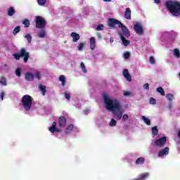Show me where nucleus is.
Returning <instances> with one entry per match:
<instances>
[{
    "label": "nucleus",
    "instance_id": "obj_1",
    "mask_svg": "<svg viewBox=\"0 0 180 180\" xmlns=\"http://www.w3.org/2000/svg\"><path fill=\"white\" fill-rule=\"evenodd\" d=\"M103 99L107 110L112 112L113 117L117 120H120V119H122V116H123V112H122V104H120V102L117 100H112L106 94L103 96Z\"/></svg>",
    "mask_w": 180,
    "mask_h": 180
},
{
    "label": "nucleus",
    "instance_id": "obj_2",
    "mask_svg": "<svg viewBox=\"0 0 180 180\" xmlns=\"http://www.w3.org/2000/svg\"><path fill=\"white\" fill-rule=\"evenodd\" d=\"M166 8L173 16H180V2L169 0L166 1Z\"/></svg>",
    "mask_w": 180,
    "mask_h": 180
},
{
    "label": "nucleus",
    "instance_id": "obj_3",
    "mask_svg": "<svg viewBox=\"0 0 180 180\" xmlns=\"http://www.w3.org/2000/svg\"><path fill=\"white\" fill-rule=\"evenodd\" d=\"M21 105L26 112H29L32 109L33 105V98L30 95L26 94L22 96L20 101Z\"/></svg>",
    "mask_w": 180,
    "mask_h": 180
},
{
    "label": "nucleus",
    "instance_id": "obj_4",
    "mask_svg": "<svg viewBox=\"0 0 180 180\" xmlns=\"http://www.w3.org/2000/svg\"><path fill=\"white\" fill-rule=\"evenodd\" d=\"M13 56L17 60H20V58L23 57V61L26 64L30 58V53L26 51V49L22 48L20 53H14L13 54Z\"/></svg>",
    "mask_w": 180,
    "mask_h": 180
},
{
    "label": "nucleus",
    "instance_id": "obj_5",
    "mask_svg": "<svg viewBox=\"0 0 180 180\" xmlns=\"http://www.w3.org/2000/svg\"><path fill=\"white\" fill-rule=\"evenodd\" d=\"M35 25L37 29H44L47 25V21L43 17L37 15L35 17Z\"/></svg>",
    "mask_w": 180,
    "mask_h": 180
},
{
    "label": "nucleus",
    "instance_id": "obj_6",
    "mask_svg": "<svg viewBox=\"0 0 180 180\" xmlns=\"http://www.w3.org/2000/svg\"><path fill=\"white\" fill-rule=\"evenodd\" d=\"M115 25H118V27L122 26V22L115 18H108V25L110 29H115Z\"/></svg>",
    "mask_w": 180,
    "mask_h": 180
},
{
    "label": "nucleus",
    "instance_id": "obj_7",
    "mask_svg": "<svg viewBox=\"0 0 180 180\" xmlns=\"http://www.w3.org/2000/svg\"><path fill=\"white\" fill-rule=\"evenodd\" d=\"M154 144L158 147H164V146L167 144V137L163 136L160 139H157L156 141H155Z\"/></svg>",
    "mask_w": 180,
    "mask_h": 180
},
{
    "label": "nucleus",
    "instance_id": "obj_8",
    "mask_svg": "<svg viewBox=\"0 0 180 180\" xmlns=\"http://www.w3.org/2000/svg\"><path fill=\"white\" fill-rule=\"evenodd\" d=\"M134 30L136 32V34L140 36L144 33V30H143V27H141L140 22H137L134 25Z\"/></svg>",
    "mask_w": 180,
    "mask_h": 180
},
{
    "label": "nucleus",
    "instance_id": "obj_9",
    "mask_svg": "<svg viewBox=\"0 0 180 180\" xmlns=\"http://www.w3.org/2000/svg\"><path fill=\"white\" fill-rule=\"evenodd\" d=\"M119 27L121 28V30L122 32V36H124V37L129 39V37H130V31L129 30L127 27H126L124 25H123V23H122V26H120Z\"/></svg>",
    "mask_w": 180,
    "mask_h": 180
},
{
    "label": "nucleus",
    "instance_id": "obj_10",
    "mask_svg": "<svg viewBox=\"0 0 180 180\" xmlns=\"http://www.w3.org/2000/svg\"><path fill=\"white\" fill-rule=\"evenodd\" d=\"M169 153V148L165 147V148L160 150L158 154L159 158H162L165 155H168Z\"/></svg>",
    "mask_w": 180,
    "mask_h": 180
},
{
    "label": "nucleus",
    "instance_id": "obj_11",
    "mask_svg": "<svg viewBox=\"0 0 180 180\" xmlns=\"http://www.w3.org/2000/svg\"><path fill=\"white\" fill-rule=\"evenodd\" d=\"M58 123L59 127L63 129L65 127V124H67V119H65L64 116L60 117L58 118Z\"/></svg>",
    "mask_w": 180,
    "mask_h": 180
},
{
    "label": "nucleus",
    "instance_id": "obj_12",
    "mask_svg": "<svg viewBox=\"0 0 180 180\" xmlns=\"http://www.w3.org/2000/svg\"><path fill=\"white\" fill-rule=\"evenodd\" d=\"M49 130L51 131V133H56V131H57V133L61 132V129L57 128V122H56L52 123V126L49 127Z\"/></svg>",
    "mask_w": 180,
    "mask_h": 180
},
{
    "label": "nucleus",
    "instance_id": "obj_13",
    "mask_svg": "<svg viewBox=\"0 0 180 180\" xmlns=\"http://www.w3.org/2000/svg\"><path fill=\"white\" fill-rule=\"evenodd\" d=\"M123 75H124V78H126V79H127L129 81V82H131V76L129 73V70H127V69L124 70Z\"/></svg>",
    "mask_w": 180,
    "mask_h": 180
},
{
    "label": "nucleus",
    "instance_id": "obj_14",
    "mask_svg": "<svg viewBox=\"0 0 180 180\" xmlns=\"http://www.w3.org/2000/svg\"><path fill=\"white\" fill-rule=\"evenodd\" d=\"M124 18L125 19H128L129 20L131 19V10H130V8H126V11L124 13Z\"/></svg>",
    "mask_w": 180,
    "mask_h": 180
},
{
    "label": "nucleus",
    "instance_id": "obj_15",
    "mask_svg": "<svg viewBox=\"0 0 180 180\" xmlns=\"http://www.w3.org/2000/svg\"><path fill=\"white\" fill-rule=\"evenodd\" d=\"M96 46V41L95 40V37H91L90 38V48L91 50H95Z\"/></svg>",
    "mask_w": 180,
    "mask_h": 180
},
{
    "label": "nucleus",
    "instance_id": "obj_16",
    "mask_svg": "<svg viewBox=\"0 0 180 180\" xmlns=\"http://www.w3.org/2000/svg\"><path fill=\"white\" fill-rule=\"evenodd\" d=\"M120 37L122 41V44H124V46H125V47H127V46H129V44H130V41L124 38V36H123V34H120Z\"/></svg>",
    "mask_w": 180,
    "mask_h": 180
},
{
    "label": "nucleus",
    "instance_id": "obj_17",
    "mask_svg": "<svg viewBox=\"0 0 180 180\" xmlns=\"http://www.w3.org/2000/svg\"><path fill=\"white\" fill-rule=\"evenodd\" d=\"M70 36H71V37H72L73 41H75V42L78 41L80 37H81L79 36V34H77V32H72V33L70 34Z\"/></svg>",
    "mask_w": 180,
    "mask_h": 180
},
{
    "label": "nucleus",
    "instance_id": "obj_18",
    "mask_svg": "<svg viewBox=\"0 0 180 180\" xmlns=\"http://www.w3.org/2000/svg\"><path fill=\"white\" fill-rule=\"evenodd\" d=\"M26 81H33L34 79V75L31 72H27L25 74Z\"/></svg>",
    "mask_w": 180,
    "mask_h": 180
},
{
    "label": "nucleus",
    "instance_id": "obj_19",
    "mask_svg": "<svg viewBox=\"0 0 180 180\" xmlns=\"http://www.w3.org/2000/svg\"><path fill=\"white\" fill-rule=\"evenodd\" d=\"M150 174L148 172L143 173L142 174H139L138 178L139 180H145L149 176Z\"/></svg>",
    "mask_w": 180,
    "mask_h": 180
},
{
    "label": "nucleus",
    "instance_id": "obj_20",
    "mask_svg": "<svg viewBox=\"0 0 180 180\" xmlns=\"http://www.w3.org/2000/svg\"><path fill=\"white\" fill-rule=\"evenodd\" d=\"M146 161V160L144 159V158H139L135 162V164L136 165H143V164H144V162Z\"/></svg>",
    "mask_w": 180,
    "mask_h": 180
},
{
    "label": "nucleus",
    "instance_id": "obj_21",
    "mask_svg": "<svg viewBox=\"0 0 180 180\" xmlns=\"http://www.w3.org/2000/svg\"><path fill=\"white\" fill-rule=\"evenodd\" d=\"M16 13V11L13 7H10L8 10V16H13Z\"/></svg>",
    "mask_w": 180,
    "mask_h": 180
},
{
    "label": "nucleus",
    "instance_id": "obj_22",
    "mask_svg": "<svg viewBox=\"0 0 180 180\" xmlns=\"http://www.w3.org/2000/svg\"><path fill=\"white\" fill-rule=\"evenodd\" d=\"M74 130V125L70 124L65 129V134H70Z\"/></svg>",
    "mask_w": 180,
    "mask_h": 180
},
{
    "label": "nucleus",
    "instance_id": "obj_23",
    "mask_svg": "<svg viewBox=\"0 0 180 180\" xmlns=\"http://www.w3.org/2000/svg\"><path fill=\"white\" fill-rule=\"evenodd\" d=\"M59 81L61 82V84L63 85V86H65V84H66V81H65V76L61 75L59 77Z\"/></svg>",
    "mask_w": 180,
    "mask_h": 180
},
{
    "label": "nucleus",
    "instance_id": "obj_24",
    "mask_svg": "<svg viewBox=\"0 0 180 180\" xmlns=\"http://www.w3.org/2000/svg\"><path fill=\"white\" fill-rule=\"evenodd\" d=\"M38 37L40 39H44L46 37V31L44 30H41L39 33H38Z\"/></svg>",
    "mask_w": 180,
    "mask_h": 180
},
{
    "label": "nucleus",
    "instance_id": "obj_25",
    "mask_svg": "<svg viewBox=\"0 0 180 180\" xmlns=\"http://www.w3.org/2000/svg\"><path fill=\"white\" fill-rule=\"evenodd\" d=\"M142 120H143L144 123H146V124H147L148 126H150V124H151V121L150 120V119L146 117V116H142Z\"/></svg>",
    "mask_w": 180,
    "mask_h": 180
},
{
    "label": "nucleus",
    "instance_id": "obj_26",
    "mask_svg": "<svg viewBox=\"0 0 180 180\" xmlns=\"http://www.w3.org/2000/svg\"><path fill=\"white\" fill-rule=\"evenodd\" d=\"M152 134L153 136H158V129L157 128V126H155L152 128Z\"/></svg>",
    "mask_w": 180,
    "mask_h": 180
},
{
    "label": "nucleus",
    "instance_id": "obj_27",
    "mask_svg": "<svg viewBox=\"0 0 180 180\" xmlns=\"http://www.w3.org/2000/svg\"><path fill=\"white\" fill-rule=\"evenodd\" d=\"M22 25H24L25 27H29L30 26V21L27 19H24L22 21Z\"/></svg>",
    "mask_w": 180,
    "mask_h": 180
},
{
    "label": "nucleus",
    "instance_id": "obj_28",
    "mask_svg": "<svg viewBox=\"0 0 180 180\" xmlns=\"http://www.w3.org/2000/svg\"><path fill=\"white\" fill-rule=\"evenodd\" d=\"M157 91L159 92L162 96H165V91H164V89H162V87L157 88Z\"/></svg>",
    "mask_w": 180,
    "mask_h": 180
},
{
    "label": "nucleus",
    "instance_id": "obj_29",
    "mask_svg": "<svg viewBox=\"0 0 180 180\" xmlns=\"http://www.w3.org/2000/svg\"><path fill=\"white\" fill-rule=\"evenodd\" d=\"M19 32H20V26H17L13 31V34H14V36H16V34H18V33H19Z\"/></svg>",
    "mask_w": 180,
    "mask_h": 180
},
{
    "label": "nucleus",
    "instance_id": "obj_30",
    "mask_svg": "<svg viewBox=\"0 0 180 180\" xmlns=\"http://www.w3.org/2000/svg\"><path fill=\"white\" fill-rule=\"evenodd\" d=\"M174 56L175 57H176L177 58H179V57H180L179 49H175L174 50Z\"/></svg>",
    "mask_w": 180,
    "mask_h": 180
},
{
    "label": "nucleus",
    "instance_id": "obj_31",
    "mask_svg": "<svg viewBox=\"0 0 180 180\" xmlns=\"http://www.w3.org/2000/svg\"><path fill=\"white\" fill-rule=\"evenodd\" d=\"M0 84L1 85H4V86H6V78L4 77H1Z\"/></svg>",
    "mask_w": 180,
    "mask_h": 180
},
{
    "label": "nucleus",
    "instance_id": "obj_32",
    "mask_svg": "<svg viewBox=\"0 0 180 180\" xmlns=\"http://www.w3.org/2000/svg\"><path fill=\"white\" fill-rule=\"evenodd\" d=\"M40 91H42V95H46V92H47V89H46V86H39Z\"/></svg>",
    "mask_w": 180,
    "mask_h": 180
},
{
    "label": "nucleus",
    "instance_id": "obj_33",
    "mask_svg": "<svg viewBox=\"0 0 180 180\" xmlns=\"http://www.w3.org/2000/svg\"><path fill=\"white\" fill-rule=\"evenodd\" d=\"M25 38L27 39L29 44L32 43V34H27L25 35Z\"/></svg>",
    "mask_w": 180,
    "mask_h": 180
},
{
    "label": "nucleus",
    "instance_id": "obj_34",
    "mask_svg": "<svg viewBox=\"0 0 180 180\" xmlns=\"http://www.w3.org/2000/svg\"><path fill=\"white\" fill-rule=\"evenodd\" d=\"M116 124H117L116 120L113 119V118L111 119V121L110 122L109 125L111 127H115V126H116Z\"/></svg>",
    "mask_w": 180,
    "mask_h": 180
},
{
    "label": "nucleus",
    "instance_id": "obj_35",
    "mask_svg": "<svg viewBox=\"0 0 180 180\" xmlns=\"http://www.w3.org/2000/svg\"><path fill=\"white\" fill-rule=\"evenodd\" d=\"M38 5L40 6H44V5H46V2H47V0H38Z\"/></svg>",
    "mask_w": 180,
    "mask_h": 180
},
{
    "label": "nucleus",
    "instance_id": "obj_36",
    "mask_svg": "<svg viewBox=\"0 0 180 180\" xmlns=\"http://www.w3.org/2000/svg\"><path fill=\"white\" fill-rule=\"evenodd\" d=\"M15 75L17 77H20V75H22V69L17 68L16 70H15Z\"/></svg>",
    "mask_w": 180,
    "mask_h": 180
},
{
    "label": "nucleus",
    "instance_id": "obj_37",
    "mask_svg": "<svg viewBox=\"0 0 180 180\" xmlns=\"http://www.w3.org/2000/svg\"><path fill=\"white\" fill-rule=\"evenodd\" d=\"M85 46V44L81 42L79 46H77V49L79 50V51H82V50H83L84 47Z\"/></svg>",
    "mask_w": 180,
    "mask_h": 180
},
{
    "label": "nucleus",
    "instance_id": "obj_38",
    "mask_svg": "<svg viewBox=\"0 0 180 180\" xmlns=\"http://www.w3.org/2000/svg\"><path fill=\"white\" fill-rule=\"evenodd\" d=\"M80 67H81L83 72H86V68L85 67V65L84 64V62H82L80 63Z\"/></svg>",
    "mask_w": 180,
    "mask_h": 180
},
{
    "label": "nucleus",
    "instance_id": "obj_39",
    "mask_svg": "<svg viewBox=\"0 0 180 180\" xmlns=\"http://www.w3.org/2000/svg\"><path fill=\"white\" fill-rule=\"evenodd\" d=\"M166 98H167L168 101H172L174 99V95L172 94H168L166 95Z\"/></svg>",
    "mask_w": 180,
    "mask_h": 180
},
{
    "label": "nucleus",
    "instance_id": "obj_40",
    "mask_svg": "<svg viewBox=\"0 0 180 180\" xmlns=\"http://www.w3.org/2000/svg\"><path fill=\"white\" fill-rule=\"evenodd\" d=\"M65 99H68V101H70V99H71V94L68 91L65 92Z\"/></svg>",
    "mask_w": 180,
    "mask_h": 180
},
{
    "label": "nucleus",
    "instance_id": "obj_41",
    "mask_svg": "<svg viewBox=\"0 0 180 180\" xmlns=\"http://www.w3.org/2000/svg\"><path fill=\"white\" fill-rule=\"evenodd\" d=\"M98 32H100V30H103V24H100L97 26L96 29Z\"/></svg>",
    "mask_w": 180,
    "mask_h": 180
},
{
    "label": "nucleus",
    "instance_id": "obj_42",
    "mask_svg": "<svg viewBox=\"0 0 180 180\" xmlns=\"http://www.w3.org/2000/svg\"><path fill=\"white\" fill-rule=\"evenodd\" d=\"M157 103V101L154 98H150V105H155Z\"/></svg>",
    "mask_w": 180,
    "mask_h": 180
},
{
    "label": "nucleus",
    "instance_id": "obj_43",
    "mask_svg": "<svg viewBox=\"0 0 180 180\" xmlns=\"http://www.w3.org/2000/svg\"><path fill=\"white\" fill-rule=\"evenodd\" d=\"M149 61L150 64H155V59L153 56L149 58Z\"/></svg>",
    "mask_w": 180,
    "mask_h": 180
},
{
    "label": "nucleus",
    "instance_id": "obj_44",
    "mask_svg": "<svg viewBox=\"0 0 180 180\" xmlns=\"http://www.w3.org/2000/svg\"><path fill=\"white\" fill-rule=\"evenodd\" d=\"M124 57L126 59L129 58H130V52H128V51L125 52L124 53Z\"/></svg>",
    "mask_w": 180,
    "mask_h": 180
},
{
    "label": "nucleus",
    "instance_id": "obj_45",
    "mask_svg": "<svg viewBox=\"0 0 180 180\" xmlns=\"http://www.w3.org/2000/svg\"><path fill=\"white\" fill-rule=\"evenodd\" d=\"M34 77H35L37 79H40V72H37L35 73Z\"/></svg>",
    "mask_w": 180,
    "mask_h": 180
},
{
    "label": "nucleus",
    "instance_id": "obj_46",
    "mask_svg": "<svg viewBox=\"0 0 180 180\" xmlns=\"http://www.w3.org/2000/svg\"><path fill=\"white\" fill-rule=\"evenodd\" d=\"M129 119V115H127V114H124L122 116V120L123 122H126V120H127Z\"/></svg>",
    "mask_w": 180,
    "mask_h": 180
},
{
    "label": "nucleus",
    "instance_id": "obj_47",
    "mask_svg": "<svg viewBox=\"0 0 180 180\" xmlns=\"http://www.w3.org/2000/svg\"><path fill=\"white\" fill-rule=\"evenodd\" d=\"M143 88L144 89H146L148 91V89H150V84L148 83H146L145 84H143Z\"/></svg>",
    "mask_w": 180,
    "mask_h": 180
},
{
    "label": "nucleus",
    "instance_id": "obj_48",
    "mask_svg": "<svg viewBox=\"0 0 180 180\" xmlns=\"http://www.w3.org/2000/svg\"><path fill=\"white\" fill-rule=\"evenodd\" d=\"M131 95V93L130 91L124 92V96H130Z\"/></svg>",
    "mask_w": 180,
    "mask_h": 180
},
{
    "label": "nucleus",
    "instance_id": "obj_49",
    "mask_svg": "<svg viewBox=\"0 0 180 180\" xmlns=\"http://www.w3.org/2000/svg\"><path fill=\"white\" fill-rule=\"evenodd\" d=\"M4 96H5V92L2 91L0 94V98H1V101H4Z\"/></svg>",
    "mask_w": 180,
    "mask_h": 180
},
{
    "label": "nucleus",
    "instance_id": "obj_50",
    "mask_svg": "<svg viewBox=\"0 0 180 180\" xmlns=\"http://www.w3.org/2000/svg\"><path fill=\"white\" fill-rule=\"evenodd\" d=\"M96 36H97L98 39H102V34L100 32H98L96 34Z\"/></svg>",
    "mask_w": 180,
    "mask_h": 180
},
{
    "label": "nucleus",
    "instance_id": "obj_51",
    "mask_svg": "<svg viewBox=\"0 0 180 180\" xmlns=\"http://www.w3.org/2000/svg\"><path fill=\"white\" fill-rule=\"evenodd\" d=\"M161 2V0H155V4H160Z\"/></svg>",
    "mask_w": 180,
    "mask_h": 180
},
{
    "label": "nucleus",
    "instance_id": "obj_52",
    "mask_svg": "<svg viewBox=\"0 0 180 180\" xmlns=\"http://www.w3.org/2000/svg\"><path fill=\"white\" fill-rule=\"evenodd\" d=\"M172 108V103H169V105H168V108L169 109H171Z\"/></svg>",
    "mask_w": 180,
    "mask_h": 180
},
{
    "label": "nucleus",
    "instance_id": "obj_53",
    "mask_svg": "<svg viewBox=\"0 0 180 180\" xmlns=\"http://www.w3.org/2000/svg\"><path fill=\"white\" fill-rule=\"evenodd\" d=\"M110 43H113V39L112 37L110 38Z\"/></svg>",
    "mask_w": 180,
    "mask_h": 180
},
{
    "label": "nucleus",
    "instance_id": "obj_54",
    "mask_svg": "<svg viewBox=\"0 0 180 180\" xmlns=\"http://www.w3.org/2000/svg\"><path fill=\"white\" fill-rule=\"evenodd\" d=\"M104 1V2H111L112 1V0H103Z\"/></svg>",
    "mask_w": 180,
    "mask_h": 180
},
{
    "label": "nucleus",
    "instance_id": "obj_55",
    "mask_svg": "<svg viewBox=\"0 0 180 180\" xmlns=\"http://www.w3.org/2000/svg\"><path fill=\"white\" fill-rule=\"evenodd\" d=\"M178 137L180 139V130L178 131Z\"/></svg>",
    "mask_w": 180,
    "mask_h": 180
}]
</instances>
